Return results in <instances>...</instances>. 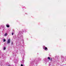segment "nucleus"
I'll return each instance as SVG.
<instances>
[{
  "mask_svg": "<svg viewBox=\"0 0 66 66\" xmlns=\"http://www.w3.org/2000/svg\"><path fill=\"white\" fill-rule=\"evenodd\" d=\"M45 50H47V47H45Z\"/></svg>",
  "mask_w": 66,
  "mask_h": 66,
  "instance_id": "nucleus-4",
  "label": "nucleus"
},
{
  "mask_svg": "<svg viewBox=\"0 0 66 66\" xmlns=\"http://www.w3.org/2000/svg\"><path fill=\"white\" fill-rule=\"evenodd\" d=\"M7 43L8 44H10L11 42V40L10 39H8V40L7 42Z\"/></svg>",
  "mask_w": 66,
  "mask_h": 66,
  "instance_id": "nucleus-1",
  "label": "nucleus"
},
{
  "mask_svg": "<svg viewBox=\"0 0 66 66\" xmlns=\"http://www.w3.org/2000/svg\"><path fill=\"white\" fill-rule=\"evenodd\" d=\"M3 41L4 42H5V41H6V40H5V39H3Z\"/></svg>",
  "mask_w": 66,
  "mask_h": 66,
  "instance_id": "nucleus-3",
  "label": "nucleus"
},
{
  "mask_svg": "<svg viewBox=\"0 0 66 66\" xmlns=\"http://www.w3.org/2000/svg\"><path fill=\"white\" fill-rule=\"evenodd\" d=\"M5 36H7V33H6L5 34Z\"/></svg>",
  "mask_w": 66,
  "mask_h": 66,
  "instance_id": "nucleus-6",
  "label": "nucleus"
},
{
  "mask_svg": "<svg viewBox=\"0 0 66 66\" xmlns=\"http://www.w3.org/2000/svg\"><path fill=\"white\" fill-rule=\"evenodd\" d=\"M50 60L51 61H52V58H51V59L50 58Z\"/></svg>",
  "mask_w": 66,
  "mask_h": 66,
  "instance_id": "nucleus-9",
  "label": "nucleus"
},
{
  "mask_svg": "<svg viewBox=\"0 0 66 66\" xmlns=\"http://www.w3.org/2000/svg\"><path fill=\"white\" fill-rule=\"evenodd\" d=\"M21 66H23V65L22 64H21Z\"/></svg>",
  "mask_w": 66,
  "mask_h": 66,
  "instance_id": "nucleus-10",
  "label": "nucleus"
},
{
  "mask_svg": "<svg viewBox=\"0 0 66 66\" xmlns=\"http://www.w3.org/2000/svg\"><path fill=\"white\" fill-rule=\"evenodd\" d=\"M11 45H13V42H12L11 43Z\"/></svg>",
  "mask_w": 66,
  "mask_h": 66,
  "instance_id": "nucleus-11",
  "label": "nucleus"
},
{
  "mask_svg": "<svg viewBox=\"0 0 66 66\" xmlns=\"http://www.w3.org/2000/svg\"><path fill=\"white\" fill-rule=\"evenodd\" d=\"M6 26L7 27V28H9V27H10V26L8 25H6Z\"/></svg>",
  "mask_w": 66,
  "mask_h": 66,
  "instance_id": "nucleus-2",
  "label": "nucleus"
},
{
  "mask_svg": "<svg viewBox=\"0 0 66 66\" xmlns=\"http://www.w3.org/2000/svg\"><path fill=\"white\" fill-rule=\"evenodd\" d=\"M8 66H11V65H9Z\"/></svg>",
  "mask_w": 66,
  "mask_h": 66,
  "instance_id": "nucleus-12",
  "label": "nucleus"
},
{
  "mask_svg": "<svg viewBox=\"0 0 66 66\" xmlns=\"http://www.w3.org/2000/svg\"><path fill=\"white\" fill-rule=\"evenodd\" d=\"M48 60H50V57H48Z\"/></svg>",
  "mask_w": 66,
  "mask_h": 66,
  "instance_id": "nucleus-5",
  "label": "nucleus"
},
{
  "mask_svg": "<svg viewBox=\"0 0 66 66\" xmlns=\"http://www.w3.org/2000/svg\"><path fill=\"white\" fill-rule=\"evenodd\" d=\"M14 35V33L13 32L12 33V35Z\"/></svg>",
  "mask_w": 66,
  "mask_h": 66,
  "instance_id": "nucleus-8",
  "label": "nucleus"
},
{
  "mask_svg": "<svg viewBox=\"0 0 66 66\" xmlns=\"http://www.w3.org/2000/svg\"><path fill=\"white\" fill-rule=\"evenodd\" d=\"M6 49V48H5V47H4V50H5V49Z\"/></svg>",
  "mask_w": 66,
  "mask_h": 66,
  "instance_id": "nucleus-7",
  "label": "nucleus"
}]
</instances>
